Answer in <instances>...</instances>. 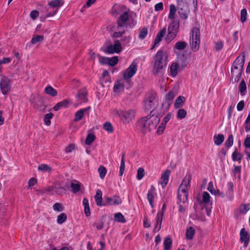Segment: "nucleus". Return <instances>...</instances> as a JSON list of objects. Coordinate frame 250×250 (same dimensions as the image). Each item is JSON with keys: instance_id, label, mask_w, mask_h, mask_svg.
<instances>
[{"instance_id": "33", "label": "nucleus", "mask_w": 250, "mask_h": 250, "mask_svg": "<svg viewBox=\"0 0 250 250\" xmlns=\"http://www.w3.org/2000/svg\"><path fill=\"white\" fill-rule=\"evenodd\" d=\"M63 4V1L61 0H54L51 1L49 3V5L53 8H56L58 9V8L62 6Z\"/></svg>"}, {"instance_id": "32", "label": "nucleus", "mask_w": 250, "mask_h": 250, "mask_svg": "<svg viewBox=\"0 0 250 250\" xmlns=\"http://www.w3.org/2000/svg\"><path fill=\"white\" fill-rule=\"evenodd\" d=\"M44 91L46 94L52 97H55L57 95V91L51 86L48 85L45 87Z\"/></svg>"}, {"instance_id": "35", "label": "nucleus", "mask_w": 250, "mask_h": 250, "mask_svg": "<svg viewBox=\"0 0 250 250\" xmlns=\"http://www.w3.org/2000/svg\"><path fill=\"white\" fill-rule=\"evenodd\" d=\"M224 140V136L223 135L219 134L214 136V143L217 146H220Z\"/></svg>"}, {"instance_id": "41", "label": "nucleus", "mask_w": 250, "mask_h": 250, "mask_svg": "<svg viewBox=\"0 0 250 250\" xmlns=\"http://www.w3.org/2000/svg\"><path fill=\"white\" fill-rule=\"evenodd\" d=\"M95 135L92 133L88 134L85 141L86 145H90L95 139Z\"/></svg>"}, {"instance_id": "24", "label": "nucleus", "mask_w": 250, "mask_h": 250, "mask_svg": "<svg viewBox=\"0 0 250 250\" xmlns=\"http://www.w3.org/2000/svg\"><path fill=\"white\" fill-rule=\"evenodd\" d=\"M87 91L85 89H82L79 91L77 98L80 104L87 102Z\"/></svg>"}, {"instance_id": "21", "label": "nucleus", "mask_w": 250, "mask_h": 250, "mask_svg": "<svg viewBox=\"0 0 250 250\" xmlns=\"http://www.w3.org/2000/svg\"><path fill=\"white\" fill-rule=\"evenodd\" d=\"M126 82L124 79L119 80L115 83L113 89L116 93H120L124 91L125 89L124 83Z\"/></svg>"}, {"instance_id": "17", "label": "nucleus", "mask_w": 250, "mask_h": 250, "mask_svg": "<svg viewBox=\"0 0 250 250\" xmlns=\"http://www.w3.org/2000/svg\"><path fill=\"white\" fill-rule=\"evenodd\" d=\"M171 118V114L170 113L167 114V116L164 118L162 122L161 123L157 129V132L158 134L160 135L163 133L166 128V125L169 121Z\"/></svg>"}, {"instance_id": "48", "label": "nucleus", "mask_w": 250, "mask_h": 250, "mask_svg": "<svg viewBox=\"0 0 250 250\" xmlns=\"http://www.w3.org/2000/svg\"><path fill=\"white\" fill-rule=\"evenodd\" d=\"M232 158L234 161H240L242 158V155L235 151L232 154Z\"/></svg>"}, {"instance_id": "29", "label": "nucleus", "mask_w": 250, "mask_h": 250, "mask_svg": "<svg viewBox=\"0 0 250 250\" xmlns=\"http://www.w3.org/2000/svg\"><path fill=\"white\" fill-rule=\"evenodd\" d=\"M186 101V99L183 96H179L176 100L174 106L176 108H179L181 107L184 105V104Z\"/></svg>"}, {"instance_id": "19", "label": "nucleus", "mask_w": 250, "mask_h": 250, "mask_svg": "<svg viewBox=\"0 0 250 250\" xmlns=\"http://www.w3.org/2000/svg\"><path fill=\"white\" fill-rule=\"evenodd\" d=\"M126 25L118 21V25L115 29L116 31L113 33V36L118 37L121 36L125 32Z\"/></svg>"}, {"instance_id": "2", "label": "nucleus", "mask_w": 250, "mask_h": 250, "mask_svg": "<svg viewBox=\"0 0 250 250\" xmlns=\"http://www.w3.org/2000/svg\"><path fill=\"white\" fill-rule=\"evenodd\" d=\"M167 55L162 50H159L155 56V62L153 68L154 74H161L163 69L167 66Z\"/></svg>"}, {"instance_id": "51", "label": "nucleus", "mask_w": 250, "mask_h": 250, "mask_svg": "<svg viewBox=\"0 0 250 250\" xmlns=\"http://www.w3.org/2000/svg\"><path fill=\"white\" fill-rule=\"evenodd\" d=\"M233 136L232 134H230L229 136L228 140L225 143V145L227 147H229L233 145Z\"/></svg>"}, {"instance_id": "52", "label": "nucleus", "mask_w": 250, "mask_h": 250, "mask_svg": "<svg viewBox=\"0 0 250 250\" xmlns=\"http://www.w3.org/2000/svg\"><path fill=\"white\" fill-rule=\"evenodd\" d=\"M104 128L109 133H111L113 131V127L110 123L106 122L104 125Z\"/></svg>"}, {"instance_id": "28", "label": "nucleus", "mask_w": 250, "mask_h": 250, "mask_svg": "<svg viewBox=\"0 0 250 250\" xmlns=\"http://www.w3.org/2000/svg\"><path fill=\"white\" fill-rule=\"evenodd\" d=\"M96 204L99 206H101L102 204V192L101 190L98 189L96 191V195L94 196Z\"/></svg>"}, {"instance_id": "39", "label": "nucleus", "mask_w": 250, "mask_h": 250, "mask_svg": "<svg viewBox=\"0 0 250 250\" xmlns=\"http://www.w3.org/2000/svg\"><path fill=\"white\" fill-rule=\"evenodd\" d=\"M195 230L192 227H189L187 229L186 231V237L188 239H192L193 236L195 234Z\"/></svg>"}, {"instance_id": "42", "label": "nucleus", "mask_w": 250, "mask_h": 250, "mask_svg": "<svg viewBox=\"0 0 250 250\" xmlns=\"http://www.w3.org/2000/svg\"><path fill=\"white\" fill-rule=\"evenodd\" d=\"M38 170L42 172H50L51 168L47 165L41 164L38 167Z\"/></svg>"}, {"instance_id": "53", "label": "nucleus", "mask_w": 250, "mask_h": 250, "mask_svg": "<svg viewBox=\"0 0 250 250\" xmlns=\"http://www.w3.org/2000/svg\"><path fill=\"white\" fill-rule=\"evenodd\" d=\"M53 209L55 211L60 212L63 210L64 208L60 203H57L53 206Z\"/></svg>"}, {"instance_id": "16", "label": "nucleus", "mask_w": 250, "mask_h": 250, "mask_svg": "<svg viewBox=\"0 0 250 250\" xmlns=\"http://www.w3.org/2000/svg\"><path fill=\"white\" fill-rule=\"evenodd\" d=\"M156 196V189L153 185H151L150 189L148 191L147 198L152 208H153V202Z\"/></svg>"}, {"instance_id": "43", "label": "nucleus", "mask_w": 250, "mask_h": 250, "mask_svg": "<svg viewBox=\"0 0 250 250\" xmlns=\"http://www.w3.org/2000/svg\"><path fill=\"white\" fill-rule=\"evenodd\" d=\"M114 219L116 221L121 223H125V219L124 216L120 212L115 214Z\"/></svg>"}, {"instance_id": "6", "label": "nucleus", "mask_w": 250, "mask_h": 250, "mask_svg": "<svg viewBox=\"0 0 250 250\" xmlns=\"http://www.w3.org/2000/svg\"><path fill=\"white\" fill-rule=\"evenodd\" d=\"M200 43V33L199 28L194 27L191 32L190 44L191 49L193 51H197L199 48Z\"/></svg>"}, {"instance_id": "3", "label": "nucleus", "mask_w": 250, "mask_h": 250, "mask_svg": "<svg viewBox=\"0 0 250 250\" xmlns=\"http://www.w3.org/2000/svg\"><path fill=\"white\" fill-rule=\"evenodd\" d=\"M191 180V176L189 174L186 175L179 186L178 198L181 203H185L188 201V191Z\"/></svg>"}, {"instance_id": "11", "label": "nucleus", "mask_w": 250, "mask_h": 250, "mask_svg": "<svg viewBox=\"0 0 250 250\" xmlns=\"http://www.w3.org/2000/svg\"><path fill=\"white\" fill-rule=\"evenodd\" d=\"M0 88L3 95L8 93L11 88L10 80L5 76H2L0 82Z\"/></svg>"}, {"instance_id": "46", "label": "nucleus", "mask_w": 250, "mask_h": 250, "mask_svg": "<svg viewBox=\"0 0 250 250\" xmlns=\"http://www.w3.org/2000/svg\"><path fill=\"white\" fill-rule=\"evenodd\" d=\"M67 219V216L65 213H62L60 214L57 217V223L61 224L63 223Z\"/></svg>"}, {"instance_id": "62", "label": "nucleus", "mask_w": 250, "mask_h": 250, "mask_svg": "<svg viewBox=\"0 0 250 250\" xmlns=\"http://www.w3.org/2000/svg\"><path fill=\"white\" fill-rule=\"evenodd\" d=\"M44 192H49L50 194H53L55 192H58V191L55 190L53 189V186L52 187H47L44 189Z\"/></svg>"}, {"instance_id": "22", "label": "nucleus", "mask_w": 250, "mask_h": 250, "mask_svg": "<svg viewBox=\"0 0 250 250\" xmlns=\"http://www.w3.org/2000/svg\"><path fill=\"white\" fill-rule=\"evenodd\" d=\"M245 62V54L242 53L234 61L232 66L242 68L243 69Z\"/></svg>"}, {"instance_id": "13", "label": "nucleus", "mask_w": 250, "mask_h": 250, "mask_svg": "<svg viewBox=\"0 0 250 250\" xmlns=\"http://www.w3.org/2000/svg\"><path fill=\"white\" fill-rule=\"evenodd\" d=\"M105 199L106 201L103 204L104 206H116L120 205L122 202L121 198L117 196H114L112 197H107Z\"/></svg>"}, {"instance_id": "61", "label": "nucleus", "mask_w": 250, "mask_h": 250, "mask_svg": "<svg viewBox=\"0 0 250 250\" xmlns=\"http://www.w3.org/2000/svg\"><path fill=\"white\" fill-rule=\"evenodd\" d=\"M223 47V43L221 41H218L215 42L214 48L216 51H219L222 49Z\"/></svg>"}, {"instance_id": "25", "label": "nucleus", "mask_w": 250, "mask_h": 250, "mask_svg": "<svg viewBox=\"0 0 250 250\" xmlns=\"http://www.w3.org/2000/svg\"><path fill=\"white\" fill-rule=\"evenodd\" d=\"M167 32V29L166 27H164L162 30H161L157 35L155 37L154 44L153 45L152 48L154 47V46L158 44L161 41L162 38L164 37Z\"/></svg>"}, {"instance_id": "63", "label": "nucleus", "mask_w": 250, "mask_h": 250, "mask_svg": "<svg viewBox=\"0 0 250 250\" xmlns=\"http://www.w3.org/2000/svg\"><path fill=\"white\" fill-rule=\"evenodd\" d=\"M37 183V180L34 178H31L29 179L28 183V188H31Z\"/></svg>"}, {"instance_id": "40", "label": "nucleus", "mask_w": 250, "mask_h": 250, "mask_svg": "<svg viewBox=\"0 0 250 250\" xmlns=\"http://www.w3.org/2000/svg\"><path fill=\"white\" fill-rule=\"evenodd\" d=\"M71 187L73 192L77 193L80 189V184L76 181L72 182L71 183Z\"/></svg>"}, {"instance_id": "55", "label": "nucleus", "mask_w": 250, "mask_h": 250, "mask_svg": "<svg viewBox=\"0 0 250 250\" xmlns=\"http://www.w3.org/2000/svg\"><path fill=\"white\" fill-rule=\"evenodd\" d=\"M118 61V60L116 57H113L111 58H108V64L111 66H114L117 63Z\"/></svg>"}, {"instance_id": "36", "label": "nucleus", "mask_w": 250, "mask_h": 250, "mask_svg": "<svg viewBox=\"0 0 250 250\" xmlns=\"http://www.w3.org/2000/svg\"><path fill=\"white\" fill-rule=\"evenodd\" d=\"M176 8L175 6L172 4L169 6V13L168 15V18L171 20H173L174 19V16L175 13L176 12Z\"/></svg>"}, {"instance_id": "38", "label": "nucleus", "mask_w": 250, "mask_h": 250, "mask_svg": "<svg viewBox=\"0 0 250 250\" xmlns=\"http://www.w3.org/2000/svg\"><path fill=\"white\" fill-rule=\"evenodd\" d=\"M148 34L147 28L143 27L139 29V34L138 37L141 40L144 39Z\"/></svg>"}, {"instance_id": "4", "label": "nucleus", "mask_w": 250, "mask_h": 250, "mask_svg": "<svg viewBox=\"0 0 250 250\" xmlns=\"http://www.w3.org/2000/svg\"><path fill=\"white\" fill-rule=\"evenodd\" d=\"M113 114L118 117H121V119L124 124H126L132 120L135 116V112L134 110L130 109L126 110L114 109Z\"/></svg>"}, {"instance_id": "37", "label": "nucleus", "mask_w": 250, "mask_h": 250, "mask_svg": "<svg viewBox=\"0 0 250 250\" xmlns=\"http://www.w3.org/2000/svg\"><path fill=\"white\" fill-rule=\"evenodd\" d=\"M125 168V155L123 154L121 158V165L120 167L119 175L122 176Z\"/></svg>"}, {"instance_id": "57", "label": "nucleus", "mask_w": 250, "mask_h": 250, "mask_svg": "<svg viewBox=\"0 0 250 250\" xmlns=\"http://www.w3.org/2000/svg\"><path fill=\"white\" fill-rule=\"evenodd\" d=\"M131 40V37L130 36H125L121 40L123 45H129Z\"/></svg>"}, {"instance_id": "8", "label": "nucleus", "mask_w": 250, "mask_h": 250, "mask_svg": "<svg viewBox=\"0 0 250 250\" xmlns=\"http://www.w3.org/2000/svg\"><path fill=\"white\" fill-rule=\"evenodd\" d=\"M179 23L177 21H173L168 27V34L166 38L167 42H170L174 39L178 33Z\"/></svg>"}, {"instance_id": "9", "label": "nucleus", "mask_w": 250, "mask_h": 250, "mask_svg": "<svg viewBox=\"0 0 250 250\" xmlns=\"http://www.w3.org/2000/svg\"><path fill=\"white\" fill-rule=\"evenodd\" d=\"M157 104V100L156 99L155 94L154 93L148 94L145 101V109L147 111H149L152 108H154Z\"/></svg>"}, {"instance_id": "23", "label": "nucleus", "mask_w": 250, "mask_h": 250, "mask_svg": "<svg viewBox=\"0 0 250 250\" xmlns=\"http://www.w3.org/2000/svg\"><path fill=\"white\" fill-rule=\"evenodd\" d=\"M169 175V170H166L162 173L159 183L162 185L163 188H164L168 183Z\"/></svg>"}, {"instance_id": "12", "label": "nucleus", "mask_w": 250, "mask_h": 250, "mask_svg": "<svg viewBox=\"0 0 250 250\" xmlns=\"http://www.w3.org/2000/svg\"><path fill=\"white\" fill-rule=\"evenodd\" d=\"M178 13L182 19H186L189 12L187 2L177 4Z\"/></svg>"}, {"instance_id": "20", "label": "nucleus", "mask_w": 250, "mask_h": 250, "mask_svg": "<svg viewBox=\"0 0 250 250\" xmlns=\"http://www.w3.org/2000/svg\"><path fill=\"white\" fill-rule=\"evenodd\" d=\"M163 217V212L159 211L155 218L156 223L154 226V231H158L161 229Z\"/></svg>"}, {"instance_id": "31", "label": "nucleus", "mask_w": 250, "mask_h": 250, "mask_svg": "<svg viewBox=\"0 0 250 250\" xmlns=\"http://www.w3.org/2000/svg\"><path fill=\"white\" fill-rule=\"evenodd\" d=\"M179 65L177 62H173L170 66V74L173 77H175L178 72Z\"/></svg>"}, {"instance_id": "34", "label": "nucleus", "mask_w": 250, "mask_h": 250, "mask_svg": "<svg viewBox=\"0 0 250 250\" xmlns=\"http://www.w3.org/2000/svg\"><path fill=\"white\" fill-rule=\"evenodd\" d=\"M187 45L188 44L186 42H178L175 44L174 49L178 50H182L186 48Z\"/></svg>"}, {"instance_id": "27", "label": "nucleus", "mask_w": 250, "mask_h": 250, "mask_svg": "<svg viewBox=\"0 0 250 250\" xmlns=\"http://www.w3.org/2000/svg\"><path fill=\"white\" fill-rule=\"evenodd\" d=\"M89 108H82L78 110L76 113L75 116V121H78L81 120L84 115V114L88 111Z\"/></svg>"}, {"instance_id": "58", "label": "nucleus", "mask_w": 250, "mask_h": 250, "mask_svg": "<svg viewBox=\"0 0 250 250\" xmlns=\"http://www.w3.org/2000/svg\"><path fill=\"white\" fill-rule=\"evenodd\" d=\"M97 57H98L99 62L100 63L103 64H108V58L102 57L99 55H97Z\"/></svg>"}, {"instance_id": "54", "label": "nucleus", "mask_w": 250, "mask_h": 250, "mask_svg": "<svg viewBox=\"0 0 250 250\" xmlns=\"http://www.w3.org/2000/svg\"><path fill=\"white\" fill-rule=\"evenodd\" d=\"M247 12L246 9H243L241 11V21L242 22L246 21Z\"/></svg>"}, {"instance_id": "50", "label": "nucleus", "mask_w": 250, "mask_h": 250, "mask_svg": "<svg viewBox=\"0 0 250 250\" xmlns=\"http://www.w3.org/2000/svg\"><path fill=\"white\" fill-rule=\"evenodd\" d=\"M187 115V111L184 109H180L177 112V118L180 119L184 118Z\"/></svg>"}, {"instance_id": "15", "label": "nucleus", "mask_w": 250, "mask_h": 250, "mask_svg": "<svg viewBox=\"0 0 250 250\" xmlns=\"http://www.w3.org/2000/svg\"><path fill=\"white\" fill-rule=\"evenodd\" d=\"M121 43L119 41L114 42L113 44H110L107 48L106 52L109 54L119 53L122 50Z\"/></svg>"}, {"instance_id": "14", "label": "nucleus", "mask_w": 250, "mask_h": 250, "mask_svg": "<svg viewBox=\"0 0 250 250\" xmlns=\"http://www.w3.org/2000/svg\"><path fill=\"white\" fill-rule=\"evenodd\" d=\"M243 69L235 66L231 67V80L232 82L237 83L240 80Z\"/></svg>"}, {"instance_id": "60", "label": "nucleus", "mask_w": 250, "mask_h": 250, "mask_svg": "<svg viewBox=\"0 0 250 250\" xmlns=\"http://www.w3.org/2000/svg\"><path fill=\"white\" fill-rule=\"evenodd\" d=\"M39 13L37 10H32L30 14V18L32 20H35L37 18V17L39 16Z\"/></svg>"}, {"instance_id": "56", "label": "nucleus", "mask_w": 250, "mask_h": 250, "mask_svg": "<svg viewBox=\"0 0 250 250\" xmlns=\"http://www.w3.org/2000/svg\"><path fill=\"white\" fill-rule=\"evenodd\" d=\"M250 208V204L243 205L241 207L240 212L243 214L246 213Z\"/></svg>"}, {"instance_id": "7", "label": "nucleus", "mask_w": 250, "mask_h": 250, "mask_svg": "<svg viewBox=\"0 0 250 250\" xmlns=\"http://www.w3.org/2000/svg\"><path fill=\"white\" fill-rule=\"evenodd\" d=\"M121 8L123 9H125L123 11L122 14L120 15L118 21L126 25L131 26V24H134V16L135 14L124 6H122Z\"/></svg>"}, {"instance_id": "26", "label": "nucleus", "mask_w": 250, "mask_h": 250, "mask_svg": "<svg viewBox=\"0 0 250 250\" xmlns=\"http://www.w3.org/2000/svg\"><path fill=\"white\" fill-rule=\"evenodd\" d=\"M176 95V93L173 91H170L168 94L166 96L165 99V104H167V105L168 106H169L170 104L172 103V101L174 99V98Z\"/></svg>"}, {"instance_id": "64", "label": "nucleus", "mask_w": 250, "mask_h": 250, "mask_svg": "<svg viewBox=\"0 0 250 250\" xmlns=\"http://www.w3.org/2000/svg\"><path fill=\"white\" fill-rule=\"evenodd\" d=\"M244 145L247 148L250 149V136L248 135L244 141Z\"/></svg>"}, {"instance_id": "47", "label": "nucleus", "mask_w": 250, "mask_h": 250, "mask_svg": "<svg viewBox=\"0 0 250 250\" xmlns=\"http://www.w3.org/2000/svg\"><path fill=\"white\" fill-rule=\"evenodd\" d=\"M53 117V114L52 113H49L48 114H46L44 117V122L45 124L49 125L51 124L50 120L52 119Z\"/></svg>"}, {"instance_id": "44", "label": "nucleus", "mask_w": 250, "mask_h": 250, "mask_svg": "<svg viewBox=\"0 0 250 250\" xmlns=\"http://www.w3.org/2000/svg\"><path fill=\"white\" fill-rule=\"evenodd\" d=\"M172 240L169 237H167L164 242V249L165 250H169L171 246Z\"/></svg>"}, {"instance_id": "30", "label": "nucleus", "mask_w": 250, "mask_h": 250, "mask_svg": "<svg viewBox=\"0 0 250 250\" xmlns=\"http://www.w3.org/2000/svg\"><path fill=\"white\" fill-rule=\"evenodd\" d=\"M44 39V37L42 35H38L34 34L33 36L32 39L31 41V43L32 44L41 43Z\"/></svg>"}, {"instance_id": "59", "label": "nucleus", "mask_w": 250, "mask_h": 250, "mask_svg": "<svg viewBox=\"0 0 250 250\" xmlns=\"http://www.w3.org/2000/svg\"><path fill=\"white\" fill-rule=\"evenodd\" d=\"M144 176V170L143 168L140 167L137 171V178L141 180Z\"/></svg>"}, {"instance_id": "10", "label": "nucleus", "mask_w": 250, "mask_h": 250, "mask_svg": "<svg viewBox=\"0 0 250 250\" xmlns=\"http://www.w3.org/2000/svg\"><path fill=\"white\" fill-rule=\"evenodd\" d=\"M137 70V64L135 62H133L124 72L123 79L127 82L129 79L135 75Z\"/></svg>"}, {"instance_id": "18", "label": "nucleus", "mask_w": 250, "mask_h": 250, "mask_svg": "<svg viewBox=\"0 0 250 250\" xmlns=\"http://www.w3.org/2000/svg\"><path fill=\"white\" fill-rule=\"evenodd\" d=\"M240 241L242 243H244L245 247H247L250 240V235L244 228L242 229L240 232Z\"/></svg>"}, {"instance_id": "49", "label": "nucleus", "mask_w": 250, "mask_h": 250, "mask_svg": "<svg viewBox=\"0 0 250 250\" xmlns=\"http://www.w3.org/2000/svg\"><path fill=\"white\" fill-rule=\"evenodd\" d=\"M98 172L100 178L103 179L106 173V169L104 167L100 166L98 168Z\"/></svg>"}, {"instance_id": "45", "label": "nucleus", "mask_w": 250, "mask_h": 250, "mask_svg": "<svg viewBox=\"0 0 250 250\" xmlns=\"http://www.w3.org/2000/svg\"><path fill=\"white\" fill-rule=\"evenodd\" d=\"M239 91L241 95L243 96L245 95V92L247 89L246 84L244 80L242 81L239 86Z\"/></svg>"}, {"instance_id": "5", "label": "nucleus", "mask_w": 250, "mask_h": 250, "mask_svg": "<svg viewBox=\"0 0 250 250\" xmlns=\"http://www.w3.org/2000/svg\"><path fill=\"white\" fill-rule=\"evenodd\" d=\"M210 199L209 194L206 191H204L201 198L198 197L196 199L202 209H205L206 214L208 216H210L211 212V203Z\"/></svg>"}, {"instance_id": "1", "label": "nucleus", "mask_w": 250, "mask_h": 250, "mask_svg": "<svg viewBox=\"0 0 250 250\" xmlns=\"http://www.w3.org/2000/svg\"><path fill=\"white\" fill-rule=\"evenodd\" d=\"M160 120V118L154 115L142 118L138 122L141 131L143 133L146 134L154 131L159 123Z\"/></svg>"}]
</instances>
